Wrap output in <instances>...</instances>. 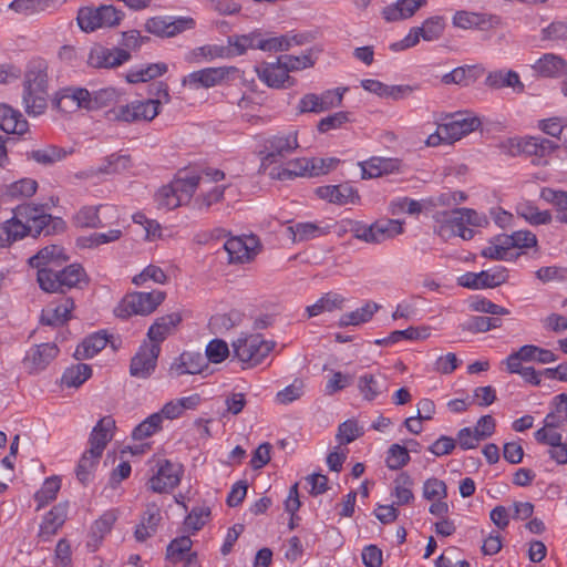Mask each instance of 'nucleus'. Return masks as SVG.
I'll list each match as a JSON object with an SVG mask.
<instances>
[{"label":"nucleus","instance_id":"obj_1","mask_svg":"<svg viewBox=\"0 0 567 567\" xmlns=\"http://www.w3.org/2000/svg\"><path fill=\"white\" fill-rule=\"evenodd\" d=\"M40 288L49 293H65L72 288H83L89 282L87 275L80 264H71L62 269H42L37 274Z\"/></svg>","mask_w":567,"mask_h":567},{"label":"nucleus","instance_id":"obj_2","mask_svg":"<svg viewBox=\"0 0 567 567\" xmlns=\"http://www.w3.org/2000/svg\"><path fill=\"white\" fill-rule=\"evenodd\" d=\"M439 227L436 234L442 238H450L451 236H460L464 240L474 237V230L468 226L478 227L485 221V218L480 216L476 210L471 208H457L451 212H437L434 215Z\"/></svg>","mask_w":567,"mask_h":567},{"label":"nucleus","instance_id":"obj_3","mask_svg":"<svg viewBox=\"0 0 567 567\" xmlns=\"http://www.w3.org/2000/svg\"><path fill=\"white\" fill-rule=\"evenodd\" d=\"M48 74L42 62L32 64L25 72L23 83V105L31 116L41 115L48 106Z\"/></svg>","mask_w":567,"mask_h":567},{"label":"nucleus","instance_id":"obj_4","mask_svg":"<svg viewBox=\"0 0 567 567\" xmlns=\"http://www.w3.org/2000/svg\"><path fill=\"white\" fill-rule=\"evenodd\" d=\"M123 18L124 12L112 4H102L96 8L86 6L78 10L76 23L81 31L91 33L97 29L116 27Z\"/></svg>","mask_w":567,"mask_h":567},{"label":"nucleus","instance_id":"obj_5","mask_svg":"<svg viewBox=\"0 0 567 567\" xmlns=\"http://www.w3.org/2000/svg\"><path fill=\"white\" fill-rule=\"evenodd\" d=\"M157 102L158 101L134 100L130 103L111 109L107 115L110 120L127 124L151 122L158 115Z\"/></svg>","mask_w":567,"mask_h":567},{"label":"nucleus","instance_id":"obj_6","mask_svg":"<svg viewBox=\"0 0 567 567\" xmlns=\"http://www.w3.org/2000/svg\"><path fill=\"white\" fill-rule=\"evenodd\" d=\"M274 347L275 342L266 341L260 334H250L233 342L235 355L249 367L259 364Z\"/></svg>","mask_w":567,"mask_h":567},{"label":"nucleus","instance_id":"obj_7","mask_svg":"<svg viewBox=\"0 0 567 567\" xmlns=\"http://www.w3.org/2000/svg\"><path fill=\"white\" fill-rule=\"evenodd\" d=\"M165 299V292L153 290L151 292H133L127 295L118 309L117 316L131 315L146 316L152 313Z\"/></svg>","mask_w":567,"mask_h":567},{"label":"nucleus","instance_id":"obj_8","mask_svg":"<svg viewBox=\"0 0 567 567\" xmlns=\"http://www.w3.org/2000/svg\"><path fill=\"white\" fill-rule=\"evenodd\" d=\"M299 146L297 131L280 132L268 137L264 144L261 165H270L280 162Z\"/></svg>","mask_w":567,"mask_h":567},{"label":"nucleus","instance_id":"obj_9","mask_svg":"<svg viewBox=\"0 0 567 567\" xmlns=\"http://www.w3.org/2000/svg\"><path fill=\"white\" fill-rule=\"evenodd\" d=\"M225 173L219 169L208 168L202 174L186 173L172 181V185L182 205L189 203L197 187L204 182H218L224 179Z\"/></svg>","mask_w":567,"mask_h":567},{"label":"nucleus","instance_id":"obj_10","mask_svg":"<svg viewBox=\"0 0 567 567\" xmlns=\"http://www.w3.org/2000/svg\"><path fill=\"white\" fill-rule=\"evenodd\" d=\"M347 87H337L327 90L321 94L308 93L305 94L297 105L299 113H322L342 104L343 94Z\"/></svg>","mask_w":567,"mask_h":567},{"label":"nucleus","instance_id":"obj_11","mask_svg":"<svg viewBox=\"0 0 567 567\" xmlns=\"http://www.w3.org/2000/svg\"><path fill=\"white\" fill-rule=\"evenodd\" d=\"M131 59V53L121 48L109 49L94 43L87 53L86 64L94 69H115Z\"/></svg>","mask_w":567,"mask_h":567},{"label":"nucleus","instance_id":"obj_12","mask_svg":"<svg viewBox=\"0 0 567 567\" xmlns=\"http://www.w3.org/2000/svg\"><path fill=\"white\" fill-rule=\"evenodd\" d=\"M60 350L55 343L47 342L31 347L23 360L24 370L30 374L39 373L58 357Z\"/></svg>","mask_w":567,"mask_h":567},{"label":"nucleus","instance_id":"obj_13","mask_svg":"<svg viewBox=\"0 0 567 567\" xmlns=\"http://www.w3.org/2000/svg\"><path fill=\"white\" fill-rule=\"evenodd\" d=\"M145 28L152 34L171 38L195 28V20L189 17H154L146 21Z\"/></svg>","mask_w":567,"mask_h":567},{"label":"nucleus","instance_id":"obj_14","mask_svg":"<svg viewBox=\"0 0 567 567\" xmlns=\"http://www.w3.org/2000/svg\"><path fill=\"white\" fill-rule=\"evenodd\" d=\"M508 274L505 268L498 267L492 270L481 272H466L462 275L457 282L460 286L468 289L495 288L506 282Z\"/></svg>","mask_w":567,"mask_h":567},{"label":"nucleus","instance_id":"obj_15","mask_svg":"<svg viewBox=\"0 0 567 567\" xmlns=\"http://www.w3.org/2000/svg\"><path fill=\"white\" fill-rule=\"evenodd\" d=\"M235 68H206L189 73L183 78L182 85L193 90L209 89L220 84Z\"/></svg>","mask_w":567,"mask_h":567},{"label":"nucleus","instance_id":"obj_16","mask_svg":"<svg viewBox=\"0 0 567 567\" xmlns=\"http://www.w3.org/2000/svg\"><path fill=\"white\" fill-rule=\"evenodd\" d=\"M161 347L158 344H143L132 358L130 365L131 375L146 379L155 370Z\"/></svg>","mask_w":567,"mask_h":567},{"label":"nucleus","instance_id":"obj_17","mask_svg":"<svg viewBox=\"0 0 567 567\" xmlns=\"http://www.w3.org/2000/svg\"><path fill=\"white\" fill-rule=\"evenodd\" d=\"M517 146L524 154L534 157V164L543 166L548 164V156L558 148L557 143L542 136L523 138Z\"/></svg>","mask_w":567,"mask_h":567},{"label":"nucleus","instance_id":"obj_18","mask_svg":"<svg viewBox=\"0 0 567 567\" xmlns=\"http://www.w3.org/2000/svg\"><path fill=\"white\" fill-rule=\"evenodd\" d=\"M258 240L255 236L231 237L226 240L224 248L228 255L229 262L244 264L250 261L257 254Z\"/></svg>","mask_w":567,"mask_h":567},{"label":"nucleus","instance_id":"obj_19","mask_svg":"<svg viewBox=\"0 0 567 567\" xmlns=\"http://www.w3.org/2000/svg\"><path fill=\"white\" fill-rule=\"evenodd\" d=\"M453 24L461 29L488 30L499 24V17L484 12L456 11L453 16Z\"/></svg>","mask_w":567,"mask_h":567},{"label":"nucleus","instance_id":"obj_20","mask_svg":"<svg viewBox=\"0 0 567 567\" xmlns=\"http://www.w3.org/2000/svg\"><path fill=\"white\" fill-rule=\"evenodd\" d=\"M532 69L538 78L558 79L567 74V61L558 54L544 53Z\"/></svg>","mask_w":567,"mask_h":567},{"label":"nucleus","instance_id":"obj_21","mask_svg":"<svg viewBox=\"0 0 567 567\" xmlns=\"http://www.w3.org/2000/svg\"><path fill=\"white\" fill-rule=\"evenodd\" d=\"M181 482L179 470L169 461H164L150 480V487L155 493H168Z\"/></svg>","mask_w":567,"mask_h":567},{"label":"nucleus","instance_id":"obj_22","mask_svg":"<svg viewBox=\"0 0 567 567\" xmlns=\"http://www.w3.org/2000/svg\"><path fill=\"white\" fill-rule=\"evenodd\" d=\"M480 125L481 121L477 117L456 114L449 122L441 124V130L445 138L454 142L475 131Z\"/></svg>","mask_w":567,"mask_h":567},{"label":"nucleus","instance_id":"obj_23","mask_svg":"<svg viewBox=\"0 0 567 567\" xmlns=\"http://www.w3.org/2000/svg\"><path fill=\"white\" fill-rule=\"evenodd\" d=\"M31 212L28 213V230L32 237H38L41 234L50 235L56 224H62L60 218L53 219L50 214H47L43 206H34L29 204Z\"/></svg>","mask_w":567,"mask_h":567},{"label":"nucleus","instance_id":"obj_24","mask_svg":"<svg viewBox=\"0 0 567 567\" xmlns=\"http://www.w3.org/2000/svg\"><path fill=\"white\" fill-rule=\"evenodd\" d=\"M68 503H59L44 516L40 525L39 537L48 542L63 526L68 516Z\"/></svg>","mask_w":567,"mask_h":567},{"label":"nucleus","instance_id":"obj_25","mask_svg":"<svg viewBox=\"0 0 567 567\" xmlns=\"http://www.w3.org/2000/svg\"><path fill=\"white\" fill-rule=\"evenodd\" d=\"M69 257L65 255L63 247L58 245L45 246L38 251L37 255L29 259L31 267L39 270L53 269L60 266L61 262L68 261Z\"/></svg>","mask_w":567,"mask_h":567},{"label":"nucleus","instance_id":"obj_26","mask_svg":"<svg viewBox=\"0 0 567 567\" xmlns=\"http://www.w3.org/2000/svg\"><path fill=\"white\" fill-rule=\"evenodd\" d=\"M115 430V420L107 415L102 417L96 425L93 427L89 443L92 453L103 454L107 443L113 437V431Z\"/></svg>","mask_w":567,"mask_h":567},{"label":"nucleus","instance_id":"obj_27","mask_svg":"<svg viewBox=\"0 0 567 567\" xmlns=\"http://www.w3.org/2000/svg\"><path fill=\"white\" fill-rule=\"evenodd\" d=\"M485 85L493 90L509 87L517 94L525 91V85L520 81L518 73L513 70H496L489 72L485 79Z\"/></svg>","mask_w":567,"mask_h":567},{"label":"nucleus","instance_id":"obj_28","mask_svg":"<svg viewBox=\"0 0 567 567\" xmlns=\"http://www.w3.org/2000/svg\"><path fill=\"white\" fill-rule=\"evenodd\" d=\"M65 3V0H13L9 8L18 13L33 16L53 13Z\"/></svg>","mask_w":567,"mask_h":567},{"label":"nucleus","instance_id":"obj_29","mask_svg":"<svg viewBox=\"0 0 567 567\" xmlns=\"http://www.w3.org/2000/svg\"><path fill=\"white\" fill-rule=\"evenodd\" d=\"M31 212L29 204L17 206L13 216L2 225L3 231L8 239L18 240L29 235L28 230V213Z\"/></svg>","mask_w":567,"mask_h":567},{"label":"nucleus","instance_id":"obj_30","mask_svg":"<svg viewBox=\"0 0 567 567\" xmlns=\"http://www.w3.org/2000/svg\"><path fill=\"white\" fill-rule=\"evenodd\" d=\"M112 336H107L105 331L95 332L83 340V342L78 346L75 350V357L78 359H89L97 354L101 350H103L109 343L115 350L116 346L114 340H112Z\"/></svg>","mask_w":567,"mask_h":567},{"label":"nucleus","instance_id":"obj_31","mask_svg":"<svg viewBox=\"0 0 567 567\" xmlns=\"http://www.w3.org/2000/svg\"><path fill=\"white\" fill-rule=\"evenodd\" d=\"M425 4V0H398L382 10V17L388 22L405 20Z\"/></svg>","mask_w":567,"mask_h":567},{"label":"nucleus","instance_id":"obj_32","mask_svg":"<svg viewBox=\"0 0 567 567\" xmlns=\"http://www.w3.org/2000/svg\"><path fill=\"white\" fill-rule=\"evenodd\" d=\"M207 367V360L202 353L185 351L172 364L171 371H174L177 375L197 374Z\"/></svg>","mask_w":567,"mask_h":567},{"label":"nucleus","instance_id":"obj_33","mask_svg":"<svg viewBox=\"0 0 567 567\" xmlns=\"http://www.w3.org/2000/svg\"><path fill=\"white\" fill-rule=\"evenodd\" d=\"M28 122L22 114L8 104H0V128L8 134L22 135L28 131Z\"/></svg>","mask_w":567,"mask_h":567},{"label":"nucleus","instance_id":"obj_34","mask_svg":"<svg viewBox=\"0 0 567 567\" xmlns=\"http://www.w3.org/2000/svg\"><path fill=\"white\" fill-rule=\"evenodd\" d=\"M256 72L258 78L269 87H284L285 83L290 80L287 70L284 64L279 62V59L276 63H264L256 68Z\"/></svg>","mask_w":567,"mask_h":567},{"label":"nucleus","instance_id":"obj_35","mask_svg":"<svg viewBox=\"0 0 567 567\" xmlns=\"http://www.w3.org/2000/svg\"><path fill=\"white\" fill-rule=\"evenodd\" d=\"M362 178H377L384 174L399 171L400 161L396 158L372 157L360 164Z\"/></svg>","mask_w":567,"mask_h":567},{"label":"nucleus","instance_id":"obj_36","mask_svg":"<svg viewBox=\"0 0 567 567\" xmlns=\"http://www.w3.org/2000/svg\"><path fill=\"white\" fill-rule=\"evenodd\" d=\"M308 42V35L303 33H287L280 37L264 39L259 50L267 52L288 51L293 47L303 45Z\"/></svg>","mask_w":567,"mask_h":567},{"label":"nucleus","instance_id":"obj_37","mask_svg":"<svg viewBox=\"0 0 567 567\" xmlns=\"http://www.w3.org/2000/svg\"><path fill=\"white\" fill-rule=\"evenodd\" d=\"M58 106L85 109L92 111V93L83 87H66L58 100Z\"/></svg>","mask_w":567,"mask_h":567},{"label":"nucleus","instance_id":"obj_38","mask_svg":"<svg viewBox=\"0 0 567 567\" xmlns=\"http://www.w3.org/2000/svg\"><path fill=\"white\" fill-rule=\"evenodd\" d=\"M182 317L177 312L165 315L157 318L155 322L150 327L147 337L152 341V344H158L163 342L168 334L172 333L173 329L181 322Z\"/></svg>","mask_w":567,"mask_h":567},{"label":"nucleus","instance_id":"obj_39","mask_svg":"<svg viewBox=\"0 0 567 567\" xmlns=\"http://www.w3.org/2000/svg\"><path fill=\"white\" fill-rule=\"evenodd\" d=\"M358 389L364 400L373 401L388 392L389 385L384 375L364 374L358 380Z\"/></svg>","mask_w":567,"mask_h":567},{"label":"nucleus","instance_id":"obj_40","mask_svg":"<svg viewBox=\"0 0 567 567\" xmlns=\"http://www.w3.org/2000/svg\"><path fill=\"white\" fill-rule=\"evenodd\" d=\"M162 519L161 511L155 504L147 505L141 523L136 526L134 536L137 542H144L157 529Z\"/></svg>","mask_w":567,"mask_h":567},{"label":"nucleus","instance_id":"obj_41","mask_svg":"<svg viewBox=\"0 0 567 567\" xmlns=\"http://www.w3.org/2000/svg\"><path fill=\"white\" fill-rule=\"evenodd\" d=\"M293 243L307 241L319 238L329 233V227L320 223H297L287 228Z\"/></svg>","mask_w":567,"mask_h":567},{"label":"nucleus","instance_id":"obj_42","mask_svg":"<svg viewBox=\"0 0 567 567\" xmlns=\"http://www.w3.org/2000/svg\"><path fill=\"white\" fill-rule=\"evenodd\" d=\"M316 194L319 198L337 205L352 202L355 195L353 188L347 184L320 186L316 189Z\"/></svg>","mask_w":567,"mask_h":567},{"label":"nucleus","instance_id":"obj_43","mask_svg":"<svg viewBox=\"0 0 567 567\" xmlns=\"http://www.w3.org/2000/svg\"><path fill=\"white\" fill-rule=\"evenodd\" d=\"M69 154H71V151L49 144L42 148L28 152L27 158L43 166H51L64 159Z\"/></svg>","mask_w":567,"mask_h":567},{"label":"nucleus","instance_id":"obj_44","mask_svg":"<svg viewBox=\"0 0 567 567\" xmlns=\"http://www.w3.org/2000/svg\"><path fill=\"white\" fill-rule=\"evenodd\" d=\"M481 73L482 71L476 65L457 66L442 76V83L467 86L475 82Z\"/></svg>","mask_w":567,"mask_h":567},{"label":"nucleus","instance_id":"obj_45","mask_svg":"<svg viewBox=\"0 0 567 567\" xmlns=\"http://www.w3.org/2000/svg\"><path fill=\"white\" fill-rule=\"evenodd\" d=\"M344 303V298L337 292H328L317 300L313 305L306 308L308 318L317 317L323 312H331L341 309Z\"/></svg>","mask_w":567,"mask_h":567},{"label":"nucleus","instance_id":"obj_46","mask_svg":"<svg viewBox=\"0 0 567 567\" xmlns=\"http://www.w3.org/2000/svg\"><path fill=\"white\" fill-rule=\"evenodd\" d=\"M73 308L74 301L71 298H66L55 308L43 310L41 315V322L45 326L63 324L69 320Z\"/></svg>","mask_w":567,"mask_h":567},{"label":"nucleus","instance_id":"obj_47","mask_svg":"<svg viewBox=\"0 0 567 567\" xmlns=\"http://www.w3.org/2000/svg\"><path fill=\"white\" fill-rule=\"evenodd\" d=\"M262 33L258 30L248 34L233 35L228 38V48L231 49L234 55H241L248 49H259L262 43Z\"/></svg>","mask_w":567,"mask_h":567},{"label":"nucleus","instance_id":"obj_48","mask_svg":"<svg viewBox=\"0 0 567 567\" xmlns=\"http://www.w3.org/2000/svg\"><path fill=\"white\" fill-rule=\"evenodd\" d=\"M380 309V305L368 301L361 308L355 309L354 311L344 313L339 319V326H359L361 323L368 322L371 320L373 315Z\"/></svg>","mask_w":567,"mask_h":567},{"label":"nucleus","instance_id":"obj_49","mask_svg":"<svg viewBox=\"0 0 567 567\" xmlns=\"http://www.w3.org/2000/svg\"><path fill=\"white\" fill-rule=\"evenodd\" d=\"M516 214L534 226L547 225L553 219L549 210H539V208L530 202L517 204Z\"/></svg>","mask_w":567,"mask_h":567},{"label":"nucleus","instance_id":"obj_50","mask_svg":"<svg viewBox=\"0 0 567 567\" xmlns=\"http://www.w3.org/2000/svg\"><path fill=\"white\" fill-rule=\"evenodd\" d=\"M540 198L556 208V219L567 224V192L544 187L540 190Z\"/></svg>","mask_w":567,"mask_h":567},{"label":"nucleus","instance_id":"obj_51","mask_svg":"<svg viewBox=\"0 0 567 567\" xmlns=\"http://www.w3.org/2000/svg\"><path fill=\"white\" fill-rule=\"evenodd\" d=\"M116 520L114 512H105L92 525L89 546L96 548L106 534H109Z\"/></svg>","mask_w":567,"mask_h":567},{"label":"nucleus","instance_id":"obj_52","mask_svg":"<svg viewBox=\"0 0 567 567\" xmlns=\"http://www.w3.org/2000/svg\"><path fill=\"white\" fill-rule=\"evenodd\" d=\"M92 375L89 364L78 363L68 368L61 379V383L68 388H79Z\"/></svg>","mask_w":567,"mask_h":567},{"label":"nucleus","instance_id":"obj_53","mask_svg":"<svg viewBox=\"0 0 567 567\" xmlns=\"http://www.w3.org/2000/svg\"><path fill=\"white\" fill-rule=\"evenodd\" d=\"M167 72L165 63H153L144 68L131 70L126 74V80L130 83L147 82Z\"/></svg>","mask_w":567,"mask_h":567},{"label":"nucleus","instance_id":"obj_54","mask_svg":"<svg viewBox=\"0 0 567 567\" xmlns=\"http://www.w3.org/2000/svg\"><path fill=\"white\" fill-rule=\"evenodd\" d=\"M60 488L61 480L58 476L48 477L43 482L41 488L34 495V499L38 503L37 511L41 509L47 504L54 501Z\"/></svg>","mask_w":567,"mask_h":567},{"label":"nucleus","instance_id":"obj_55","mask_svg":"<svg viewBox=\"0 0 567 567\" xmlns=\"http://www.w3.org/2000/svg\"><path fill=\"white\" fill-rule=\"evenodd\" d=\"M106 208L105 206H84L73 217L76 227L81 228H97L104 226L102 223L99 210Z\"/></svg>","mask_w":567,"mask_h":567},{"label":"nucleus","instance_id":"obj_56","mask_svg":"<svg viewBox=\"0 0 567 567\" xmlns=\"http://www.w3.org/2000/svg\"><path fill=\"white\" fill-rule=\"evenodd\" d=\"M102 454L92 453L87 450L83 453L76 466V477L82 484H86L91 480V475L96 468Z\"/></svg>","mask_w":567,"mask_h":567},{"label":"nucleus","instance_id":"obj_57","mask_svg":"<svg viewBox=\"0 0 567 567\" xmlns=\"http://www.w3.org/2000/svg\"><path fill=\"white\" fill-rule=\"evenodd\" d=\"M502 320L498 317H472L470 320L461 324L462 330L471 331L473 333L487 332L489 330L499 328Z\"/></svg>","mask_w":567,"mask_h":567},{"label":"nucleus","instance_id":"obj_58","mask_svg":"<svg viewBox=\"0 0 567 567\" xmlns=\"http://www.w3.org/2000/svg\"><path fill=\"white\" fill-rule=\"evenodd\" d=\"M130 166L131 157L128 155L112 154L106 157L104 164L95 168L92 174H115L127 169Z\"/></svg>","mask_w":567,"mask_h":567},{"label":"nucleus","instance_id":"obj_59","mask_svg":"<svg viewBox=\"0 0 567 567\" xmlns=\"http://www.w3.org/2000/svg\"><path fill=\"white\" fill-rule=\"evenodd\" d=\"M522 357L525 358V362H537L540 364H547L557 361V355L548 350L534 344H525L522 347Z\"/></svg>","mask_w":567,"mask_h":567},{"label":"nucleus","instance_id":"obj_60","mask_svg":"<svg viewBox=\"0 0 567 567\" xmlns=\"http://www.w3.org/2000/svg\"><path fill=\"white\" fill-rule=\"evenodd\" d=\"M162 429V414L153 413L141 422L132 432L134 440H144Z\"/></svg>","mask_w":567,"mask_h":567},{"label":"nucleus","instance_id":"obj_61","mask_svg":"<svg viewBox=\"0 0 567 567\" xmlns=\"http://www.w3.org/2000/svg\"><path fill=\"white\" fill-rule=\"evenodd\" d=\"M364 434L362 426L354 419H349L338 426L336 439L339 444H349Z\"/></svg>","mask_w":567,"mask_h":567},{"label":"nucleus","instance_id":"obj_62","mask_svg":"<svg viewBox=\"0 0 567 567\" xmlns=\"http://www.w3.org/2000/svg\"><path fill=\"white\" fill-rule=\"evenodd\" d=\"M155 202L158 208L171 210L182 206L181 198L177 197L176 192L169 183L158 189L155 194Z\"/></svg>","mask_w":567,"mask_h":567},{"label":"nucleus","instance_id":"obj_63","mask_svg":"<svg viewBox=\"0 0 567 567\" xmlns=\"http://www.w3.org/2000/svg\"><path fill=\"white\" fill-rule=\"evenodd\" d=\"M379 243L403 233V223L398 219H380L375 221Z\"/></svg>","mask_w":567,"mask_h":567},{"label":"nucleus","instance_id":"obj_64","mask_svg":"<svg viewBox=\"0 0 567 567\" xmlns=\"http://www.w3.org/2000/svg\"><path fill=\"white\" fill-rule=\"evenodd\" d=\"M410 461L409 451L400 444H392L388 451L386 466L390 470H400Z\"/></svg>","mask_w":567,"mask_h":567}]
</instances>
